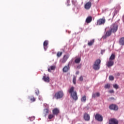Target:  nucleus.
I'll use <instances>...</instances> for the list:
<instances>
[{
    "label": "nucleus",
    "instance_id": "obj_39",
    "mask_svg": "<svg viewBox=\"0 0 124 124\" xmlns=\"http://www.w3.org/2000/svg\"><path fill=\"white\" fill-rule=\"evenodd\" d=\"M104 52H105V50L103 49L101 50V54L102 55H103V53H104Z\"/></svg>",
    "mask_w": 124,
    "mask_h": 124
},
{
    "label": "nucleus",
    "instance_id": "obj_1",
    "mask_svg": "<svg viewBox=\"0 0 124 124\" xmlns=\"http://www.w3.org/2000/svg\"><path fill=\"white\" fill-rule=\"evenodd\" d=\"M119 26L116 23H113L111 25L110 28V30L107 31L106 33V36H110L112 33H115L118 31Z\"/></svg>",
    "mask_w": 124,
    "mask_h": 124
},
{
    "label": "nucleus",
    "instance_id": "obj_33",
    "mask_svg": "<svg viewBox=\"0 0 124 124\" xmlns=\"http://www.w3.org/2000/svg\"><path fill=\"white\" fill-rule=\"evenodd\" d=\"M34 119H35V117H34V116L31 117L29 118V119L30 120V121H34Z\"/></svg>",
    "mask_w": 124,
    "mask_h": 124
},
{
    "label": "nucleus",
    "instance_id": "obj_15",
    "mask_svg": "<svg viewBox=\"0 0 124 124\" xmlns=\"http://www.w3.org/2000/svg\"><path fill=\"white\" fill-rule=\"evenodd\" d=\"M43 80L46 83H49V82H50V78L48 77H46V76L43 77Z\"/></svg>",
    "mask_w": 124,
    "mask_h": 124
},
{
    "label": "nucleus",
    "instance_id": "obj_3",
    "mask_svg": "<svg viewBox=\"0 0 124 124\" xmlns=\"http://www.w3.org/2000/svg\"><path fill=\"white\" fill-rule=\"evenodd\" d=\"M100 63H101V60H100V59H97L93 64V69L94 70H99L100 68Z\"/></svg>",
    "mask_w": 124,
    "mask_h": 124
},
{
    "label": "nucleus",
    "instance_id": "obj_12",
    "mask_svg": "<svg viewBox=\"0 0 124 124\" xmlns=\"http://www.w3.org/2000/svg\"><path fill=\"white\" fill-rule=\"evenodd\" d=\"M52 113L54 114V116H58L60 113V109L58 108H55L52 110Z\"/></svg>",
    "mask_w": 124,
    "mask_h": 124
},
{
    "label": "nucleus",
    "instance_id": "obj_9",
    "mask_svg": "<svg viewBox=\"0 0 124 124\" xmlns=\"http://www.w3.org/2000/svg\"><path fill=\"white\" fill-rule=\"evenodd\" d=\"M91 7H92V1H91L86 2L84 5V8H85L86 10H89Z\"/></svg>",
    "mask_w": 124,
    "mask_h": 124
},
{
    "label": "nucleus",
    "instance_id": "obj_28",
    "mask_svg": "<svg viewBox=\"0 0 124 124\" xmlns=\"http://www.w3.org/2000/svg\"><path fill=\"white\" fill-rule=\"evenodd\" d=\"M30 99L31 100V101H32V102H34V101H35V98H34L33 96L31 97Z\"/></svg>",
    "mask_w": 124,
    "mask_h": 124
},
{
    "label": "nucleus",
    "instance_id": "obj_16",
    "mask_svg": "<svg viewBox=\"0 0 124 124\" xmlns=\"http://www.w3.org/2000/svg\"><path fill=\"white\" fill-rule=\"evenodd\" d=\"M92 21H93V17L90 16L86 18V23H87V24H90Z\"/></svg>",
    "mask_w": 124,
    "mask_h": 124
},
{
    "label": "nucleus",
    "instance_id": "obj_5",
    "mask_svg": "<svg viewBox=\"0 0 124 124\" xmlns=\"http://www.w3.org/2000/svg\"><path fill=\"white\" fill-rule=\"evenodd\" d=\"M106 23V19L105 17H103L102 18H100L97 20L96 26H101L104 25Z\"/></svg>",
    "mask_w": 124,
    "mask_h": 124
},
{
    "label": "nucleus",
    "instance_id": "obj_38",
    "mask_svg": "<svg viewBox=\"0 0 124 124\" xmlns=\"http://www.w3.org/2000/svg\"><path fill=\"white\" fill-rule=\"evenodd\" d=\"M77 68L78 69H80V68H81V65H78L77 66Z\"/></svg>",
    "mask_w": 124,
    "mask_h": 124
},
{
    "label": "nucleus",
    "instance_id": "obj_25",
    "mask_svg": "<svg viewBox=\"0 0 124 124\" xmlns=\"http://www.w3.org/2000/svg\"><path fill=\"white\" fill-rule=\"evenodd\" d=\"M62 52L58 51L57 53V56L58 58H60L62 57Z\"/></svg>",
    "mask_w": 124,
    "mask_h": 124
},
{
    "label": "nucleus",
    "instance_id": "obj_31",
    "mask_svg": "<svg viewBox=\"0 0 124 124\" xmlns=\"http://www.w3.org/2000/svg\"><path fill=\"white\" fill-rule=\"evenodd\" d=\"M109 79L110 80V81H113L114 80V77H113V76H110L109 77Z\"/></svg>",
    "mask_w": 124,
    "mask_h": 124
},
{
    "label": "nucleus",
    "instance_id": "obj_36",
    "mask_svg": "<svg viewBox=\"0 0 124 124\" xmlns=\"http://www.w3.org/2000/svg\"><path fill=\"white\" fill-rule=\"evenodd\" d=\"M79 81H83V77L81 76L79 78Z\"/></svg>",
    "mask_w": 124,
    "mask_h": 124
},
{
    "label": "nucleus",
    "instance_id": "obj_35",
    "mask_svg": "<svg viewBox=\"0 0 124 124\" xmlns=\"http://www.w3.org/2000/svg\"><path fill=\"white\" fill-rule=\"evenodd\" d=\"M109 93H114V90H109Z\"/></svg>",
    "mask_w": 124,
    "mask_h": 124
},
{
    "label": "nucleus",
    "instance_id": "obj_19",
    "mask_svg": "<svg viewBox=\"0 0 124 124\" xmlns=\"http://www.w3.org/2000/svg\"><path fill=\"white\" fill-rule=\"evenodd\" d=\"M99 97L100 96V93H93L92 95V97L93 98H95L96 97Z\"/></svg>",
    "mask_w": 124,
    "mask_h": 124
},
{
    "label": "nucleus",
    "instance_id": "obj_8",
    "mask_svg": "<svg viewBox=\"0 0 124 124\" xmlns=\"http://www.w3.org/2000/svg\"><path fill=\"white\" fill-rule=\"evenodd\" d=\"M108 124H119V121L116 118H111L109 119Z\"/></svg>",
    "mask_w": 124,
    "mask_h": 124
},
{
    "label": "nucleus",
    "instance_id": "obj_29",
    "mask_svg": "<svg viewBox=\"0 0 124 124\" xmlns=\"http://www.w3.org/2000/svg\"><path fill=\"white\" fill-rule=\"evenodd\" d=\"M73 82L74 85H76V77H74L73 79Z\"/></svg>",
    "mask_w": 124,
    "mask_h": 124
},
{
    "label": "nucleus",
    "instance_id": "obj_18",
    "mask_svg": "<svg viewBox=\"0 0 124 124\" xmlns=\"http://www.w3.org/2000/svg\"><path fill=\"white\" fill-rule=\"evenodd\" d=\"M119 43L120 45H122V46H124V37H122L120 39Z\"/></svg>",
    "mask_w": 124,
    "mask_h": 124
},
{
    "label": "nucleus",
    "instance_id": "obj_2",
    "mask_svg": "<svg viewBox=\"0 0 124 124\" xmlns=\"http://www.w3.org/2000/svg\"><path fill=\"white\" fill-rule=\"evenodd\" d=\"M69 93L71 94V97H72L74 100H77L78 99V96H77V92L74 91V87L72 86L69 90Z\"/></svg>",
    "mask_w": 124,
    "mask_h": 124
},
{
    "label": "nucleus",
    "instance_id": "obj_6",
    "mask_svg": "<svg viewBox=\"0 0 124 124\" xmlns=\"http://www.w3.org/2000/svg\"><path fill=\"white\" fill-rule=\"evenodd\" d=\"M95 119L96 121H98V122H102L103 121V117H102V115L98 113H97L95 115Z\"/></svg>",
    "mask_w": 124,
    "mask_h": 124
},
{
    "label": "nucleus",
    "instance_id": "obj_10",
    "mask_svg": "<svg viewBox=\"0 0 124 124\" xmlns=\"http://www.w3.org/2000/svg\"><path fill=\"white\" fill-rule=\"evenodd\" d=\"M68 58V55H64L62 59L60 60V62L61 63H65V62H66V61H67Z\"/></svg>",
    "mask_w": 124,
    "mask_h": 124
},
{
    "label": "nucleus",
    "instance_id": "obj_37",
    "mask_svg": "<svg viewBox=\"0 0 124 124\" xmlns=\"http://www.w3.org/2000/svg\"><path fill=\"white\" fill-rule=\"evenodd\" d=\"M45 111H46V114H48V113H49V110L48 109H47V108L46 109Z\"/></svg>",
    "mask_w": 124,
    "mask_h": 124
},
{
    "label": "nucleus",
    "instance_id": "obj_42",
    "mask_svg": "<svg viewBox=\"0 0 124 124\" xmlns=\"http://www.w3.org/2000/svg\"><path fill=\"white\" fill-rule=\"evenodd\" d=\"M67 2L69 1V0H67Z\"/></svg>",
    "mask_w": 124,
    "mask_h": 124
},
{
    "label": "nucleus",
    "instance_id": "obj_34",
    "mask_svg": "<svg viewBox=\"0 0 124 124\" xmlns=\"http://www.w3.org/2000/svg\"><path fill=\"white\" fill-rule=\"evenodd\" d=\"M35 93L38 95V94H39V90L38 89H36L35 90Z\"/></svg>",
    "mask_w": 124,
    "mask_h": 124
},
{
    "label": "nucleus",
    "instance_id": "obj_14",
    "mask_svg": "<svg viewBox=\"0 0 124 124\" xmlns=\"http://www.w3.org/2000/svg\"><path fill=\"white\" fill-rule=\"evenodd\" d=\"M43 46L45 51H46L48 48V41L46 40L44 42Z\"/></svg>",
    "mask_w": 124,
    "mask_h": 124
},
{
    "label": "nucleus",
    "instance_id": "obj_13",
    "mask_svg": "<svg viewBox=\"0 0 124 124\" xmlns=\"http://www.w3.org/2000/svg\"><path fill=\"white\" fill-rule=\"evenodd\" d=\"M70 64L69 63L68 64L67 66H65L63 68V72H67V71H68V70H69V69H70V67L69 66Z\"/></svg>",
    "mask_w": 124,
    "mask_h": 124
},
{
    "label": "nucleus",
    "instance_id": "obj_30",
    "mask_svg": "<svg viewBox=\"0 0 124 124\" xmlns=\"http://www.w3.org/2000/svg\"><path fill=\"white\" fill-rule=\"evenodd\" d=\"M113 88H114V89H116V90H118V89H119V85H118V84H113Z\"/></svg>",
    "mask_w": 124,
    "mask_h": 124
},
{
    "label": "nucleus",
    "instance_id": "obj_20",
    "mask_svg": "<svg viewBox=\"0 0 124 124\" xmlns=\"http://www.w3.org/2000/svg\"><path fill=\"white\" fill-rule=\"evenodd\" d=\"M81 101L82 102H86V101H87V96H83L81 98Z\"/></svg>",
    "mask_w": 124,
    "mask_h": 124
},
{
    "label": "nucleus",
    "instance_id": "obj_32",
    "mask_svg": "<svg viewBox=\"0 0 124 124\" xmlns=\"http://www.w3.org/2000/svg\"><path fill=\"white\" fill-rule=\"evenodd\" d=\"M72 3H73V4H74V5H77V4H78V3H77V1H75V0H73V1H72Z\"/></svg>",
    "mask_w": 124,
    "mask_h": 124
},
{
    "label": "nucleus",
    "instance_id": "obj_22",
    "mask_svg": "<svg viewBox=\"0 0 124 124\" xmlns=\"http://www.w3.org/2000/svg\"><path fill=\"white\" fill-rule=\"evenodd\" d=\"M55 69H56L55 66H50V69L48 68V72H51V70H55Z\"/></svg>",
    "mask_w": 124,
    "mask_h": 124
},
{
    "label": "nucleus",
    "instance_id": "obj_24",
    "mask_svg": "<svg viewBox=\"0 0 124 124\" xmlns=\"http://www.w3.org/2000/svg\"><path fill=\"white\" fill-rule=\"evenodd\" d=\"M80 62H81V58H78L75 60V62L76 63H80Z\"/></svg>",
    "mask_w": 124,
    "mask_h": 124
},
{
    "label": "nucleus",
    "instance_id": "obj_41",
    "mask_svg": "<svg viewBox=\"0 0 124 124\" xmlns=\"http://www.w3.org/2000/svg\"><path fill=\"white\" fill-rule=\"evenodd\" d=\"M93 1V0H90V1Z\"/></svg>",
    "mask_w": 124,
    "mask_h": 124
},
{
    "label": "nucleus",
    "instance_id": "obj_17",
    "mask_svg": "<svg viewBox=\"0 0 124 124\" xmlns=\"http://www.w3.org/2000/svg\"><path fill=\"white\" fill-rule=\"evenodd\" d=\"M84 118L85 121H90V115L88 113H85L84 115Z\"/></svg>",
    "mask_w": 124,
    "mask_h": 124
},
{
    "label": "nucleus",
    "instance_id": "obj_11",
    "mask_svg": "<svg viewBox=\"0 0 124 124\" xmlns=\"http://www.w3.org/2000/svg\"><path fill=\"white\" fill-rule=\"evenodd\" d=\"M106 65L108 67H111V66H113V65H114V61L109 60V61L107 62Z\"/></svg>",
    "mask_w": 124,
    "mask_h": 124
},
{
    "label": "nucleus",
    "instance_id": "obj_40",
    "mask_svg": "<svg viewBox=\"0 0 124 124\" xmlns=\"http://www.w3.org/2000/svg\"><path fill=\"white\" fill-rule=\"evenodd\" d=\"M110 99H115V98L114 97H111Z\"/></svg>",
    "mask_w": 124,
    "mask_h": 124
},
{
    "label": "nucleus",
    "instance_id": "obj_26",
    "mask_svg": "<svg viewBox=\"0 0 124 124\" xmlns=\"http://www.w3.org/2000/svg\"><path fill=\"white\" fill-rule=\"evenodd\" d=\"M104 88L105 89H110V88H111V85L110 84L108 83L105 85Z\"/></svg>",
    "mask_w": 124,
    "mask_h": 124
},
{
    "label": "nucleus",
    "instance_id": "obj_4",
    "mask_svg": "<svg viewBox=\"0 0 124 124\" xmlns=\"http://www.w3.org/2000/svg\"><path fill=\"white\" fill-rule=\"evenodd\" d=\"M63 97V92L59 91L56 93L53 96L54 98H56V99H60V98H62Z\"/></svg>",
    "mask_w": 124,
    "mask_h": 124
},
{
    "label": "nucleus",
    "instance_id": "obj_23",
    "mask_svg": "<svg viewBox=\"0 0 124 124\" xmlns=\"http://www.w3.org/2000/svg\"><path fill=\"white\" fill-rule=\"evenodd\" d=\"M53 118H55V115L54 114L52 113L48 115V119H49V120H52Z\"/></svg>",
    "mask_w": 124,
    "mask_h": 124
},
{
    "label": "nucleus",
    "instance_id": "obj_27",
    "mask_svg": "<svg viewBox=\"0 0 124 124\" xmlns=\"http://www.w3.org/2000/svg\"><path fill=\"white\" fill-rule=\"evenodd\" d=\"M115 55L112 54L110 57L109 60H110L111 61H114V60H115Z\"/></svg>",
    "mask_w": 124,
    "mask_h": 124
},
{
    "label": "nucleus",
    "instance_id": "obj_7",
    "mask_svg": "<svg viewBox=\"0 0 124 124\" xmlns=\"http://www.w3.org/2000/svg\"><path fill=\"white\" fill-rule=\"evenodd\" d=\"M109 108L110 110H113V111H118L119 110V107L115 104L110 105Z\"/></svg>",
    "mask_w": 124,
    "mask_h": 124
},
{
    "label": "nucleus",
    "instance_id": "obj_21",
    "mask_svg": "<svg viewBox=\"0 0 124 124\" xmlns=\"http://www.w3.org/2000/svg\"><path fill=\"white\" fill-rule=\"evenodd\" d=\"M93 43H94V39H93L90 41H89L88 43V45L89 46H92V45H93Z\"/></svg>",
    "mask_w": 124,
    "mask_h": 124
}]
</instances>
